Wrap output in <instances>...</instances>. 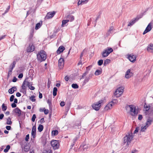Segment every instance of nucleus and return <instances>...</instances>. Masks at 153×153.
Here are the masks:
<instances>
[{
	"mask_svg": "<svg viewBox=\"0 0 153 153\" xmlns=\"http://www.w3.org/2000/svg\"><path fill=\"white\" fill-rule=\"evenodd\" d=\"M69 20H63L62 21V27H63L64 26L65 24L69 22Z\"/></svg>",
	"mask_w": 153,
	"mask_h": 153,
	"instance_id": "nucleus-28",
	"label": "nucleus"
},
{
	"mask_svg": "<svg viewBox=\"0 0 153 153\" xmlns=\"http://www.w3.org/2000/svg\"><path fill=\"white\" fill-rule=\"evenodd\" d=\"M4 117V115L3 114H0V119L2 120Z\"/></svg>",
	"mask_w": 153,
	"mask_h": 153,
	"instance_id": "nucleus-61",
	"label": "nucleus"
},
{
	"mask_svg": "<svg viewBox=\"0 0 153 153\" xmlns=\"http://www.w3.org/2000/svg\"><path fill=\"white\" fill-rule=\"evenodd\" d=\"M52 151L50 149H48V150H44L43 151L42 153H52Z\"/></svg>",
	"mask_w": 153,
	"mask_h": 153,
	"instance_id": "nucleus-42",
	"label": "nucleus"
},
{
	"mask_svg": "<svg viewBox=\"0 0 153 153\" xmlns=\"http://www.w3.org/2000/svg\"><path fill=\"white\" fill-rule=\"evenodd\" d=\"M148 127L146 125L143 127L142 126L141 128V131L143 132Z\"/></svg>",
	"mask_w": 153,
	"mask_h": 153,
	"instance_id": "nucleus-41",
	"label": "nucleus"
},
{
	"mask_svg": "<svg viewBox=\"0 0 153 153\" xmlns=\"http://www.w3.org/2000/svg\"><path fill=\"white\" fill-rule=\"evenodd\" d=\"M11 105L12 108H15L16 106V104L14 102L12 103Z\"/></svg>",
	"mask_w": 153,
	"mask_h": 153,
	"instance_id": "nucleus-54",
	"label": "nucleus"
},
{
	"mask_svg": "<svg viewBox=\"0 0 153 153\" xmlns=\"http://www.w3.org/2000/svg\"><path fill=\"white\" fill-rule=\"evenodd\" d=\"M129 107L130 108L129 112L130 114L133 116H137L138 113V108H136L135 106L132 105H129Z\"/></svg>",
	"mask_w": 153,
	"mask_h": 153,
	"instance_id": "nucleus-3",
	"label": "nucleus"
},
{
	"mask_svg": "<svg viewBox=\"0 0 153 153\" xmlns=\"http://www.w3.org/2000/svg\"><path fill=\"white\" fill-rule=\"evenodd\" d=\"M124 88L123 87H120L117 89L115 91L114 95V96L116 97H119L123 94V92Z\"/></svg>",
	"mask_w": 153,
	"mask_h": 153,
	"instance_id": "nucleus-7",
	"label": "nucleus"
},
{
	"mask_svg": "<svg viewBox=\"0 0 153 153\" xmlns=\"http://www.w3.org/2000/svg\"><path fill=\"white\" fill-rule=\"evenodd\" d=\"M43 0H38L37 1V3L39 4H40Z\"/></svg>",
	"mask_w": 153,
	"mask_h": 153,
	"instance_id": "nucleus-53",
	"label": "nucleus"
},
{
	"mask_svg": "<svg viewBox=\"0 0 153 153\" xmlns=\"http://www.w3.org/2000/svg\"><path fill=\"white\" fill-rule=\"evenodd\" d=\"M58 134V131L57 130H53L51 132V134L52 136H55Z\"/></svg>",
	"mask_w": 153,
	"mask_h": 153,
	"instance_id": "nucleus-25",
	"label": "nucleus"
},
{
	"mask_svg": "<svg viewBox=\"0 0 153 153\" xmlns=\"http://www.w3.org/2000/svg\"><path fill=\"white\" fill-rule=\"evenodd\" d=\"M111 102H112V104H113V105L117 104L118 103V101L116 99H113L112 100Z\"/></svg>",
	"mask_w": 153,
	"mask_h": 153,
	"instance_id": "nucleus-30",
	"label": "nucleus"
},
{
	"mask_svg": "<svg viewBox=\"0 0 153 153\" xmlns=\"http://www.w3.org/2000/svg\"><path fill=\"white\" fill-rule=\"evenodd\" d=\"M40 122L42 124L44 122V118H41L40 120Z\"/></svg>",
	"mask_w": 153,
	"mask_h": 153,
	"instance_id": "nucleus-58",
	"label": "nucleus"
},
{
	"mask_svg": "<svg viewBox=\"0 0 153 153\" xmlns=\"http://www.w3.org/2000/svg\"><path fill=\"white\" fill-rule=\"evenodd\" d=\"M111 62V60L109 59H107L104 61L103 65L104 66H106L108 64Z\"/></svg>",
	"mask_w": 153,
	"mask_h": 153,
	"instance_id": "nucleus-27",
	"label": "nucleus"
},
{
	"mask_svg": "<svg viewBox=\"0 0 153 153\" xmlns=\"http://www.w3.org/2000/svg\"><path fill=\"white\" fill-rule=\"evenodd\" d=\"M42 26V23H40L39 22L37 23L36 25L35 29L36 30H37L38 29H39Z\"/></svg>",
	"mask_w": 153,
	"mask_h": 153,
	"instance_id": "nucleus-33",
	"label": "nucleus"
},
{
	"mask_svg": "<svg viewBox=\"0 0 153 153\" xmlns=\"http://www.w3.org/2000/svg\"><path fill=\"white\" fill-rule=\"evenodd\" d=\"M68 17L69 19V20L70 21L72 22L74 20V17L72 15L68 16Z\"/></svg>",
	"mask_w": 153,
	"mask_h": 153,
	"instance_id": "nucleus-39",
	"label": "nucleus"
},
{
	"mask_svg": "<svg viewBox=\"0 0 153 153\" xmlns=\"http://www.w3.org/2000/svg\"><path fill=\"white\" fill-rule=\"evenodd\" d=\"M144 108L146 113H147L149 111L152 112L153 114V104H147L145 103Z\"/></svg>",
	"mask_w": 153,
	"mask_h": 153,
	"instance_id": "nucleus-6",
	"label": "nucleus"
},
{
	"mask_svg": "<svg viewBox=\"0 0 153 153\" xmlns=\"http://www.w3.org/2000/svg\"><path fill=\"white\" fill-rule=\"evenodd\" d=\"M29 88L30 90H34L35 89V88L34 87L32 86V85L29 87Z\"/></svg>",
	"mask_w": 153,
	"mask_h": 153,
	"instance_id": "nucleus-59",
	"label": "nucleus"
},
{
	"mask_svg": "<svg viewBox=\"0 0 153 153\" xmlns=\"http://www.w3.org/2000/svg\"><path fill=\"white\" fill-rule=\"evenodd\" d=\"M10 146L9 145H7L5 149L4 150V152L5 153L7 152L10 149Z\"/></svg>",
	"mask_w": 153,
	"mask_h": 153,
	"instance_id": "nucleus-31",
	"label": "nucleus"
},
{
	"mask_svg": "<svg viewBox=\"0 0 153 153\" xmlns=\"http://www.w3.org/2000/svg\"><path fill=\"white\" fill-rule=\"evenodd\" d=\"M128 58L130 61L134 62L136 60V55H134L133 54H131L128 55Z\"/></svg>",
	"mask_w": 153,
	"mask_h": 153,
	"instance_id": "nucleus-10",
	"label": "nucleus"
},
{
	"mask_svg": "<svg viewBox=\"0 0 153 153\" xmlns=\"http://www.w3.org/2000/svg\"><path fill=\"white\" fill-rule=\"evenodd\" d=\"M65 79L66 81H68L69 80V78L67 76H65Z\"/></svg>",
	"mask_w": 153,
	"mask_h": 153,
	"instance_id": "nucleus-62",
	"label": "nucleus"
},
{
	"mask_svg": "<svg viewBox=\"0 0 153 153\" xmlns=\"http://www.w3.org/2000/svg\"><path fill=\"white\" fill-rule=\"evenodd\" d=\"M91 66H89L88 67H87L86 68V71L88 73V71L90 70Z\"/></svg>",
	"mask_w": 153,
	"mask_h": 153,
	"instance_id": "nucleus-47",
	"label": "nucleus"
},
{
	"mask_svg": "<svg viewBox=\"0 0 153 153\" xmlns=\"http://www.w3.org/2000/svg\"><path fill=\"white\" fill-rule=\"evenodd\" d=\"M31 135L33 136V138H34L36 135V128L35 127L33 126L32 128V129L31 131Z\"/></svg>",
	"mask_w": 153,
	"mask_h": 153,
	"instance_id": "nucleus-20",
	"label": "nucleus"
},
{
	"mask_svg": "<svg viewBox=\"0 0 153 153\" xmlns=\"http://www.w3.org/2000/svg\"><path fill=\"white\" fill-rule=\"evenodd\" d=\"M103 63V60L102 59H100L98 62V64L99 66L101 65Z\"/></svg>",
	"mask_w": 153,
	"mask_h": 153,
	"instance_id": "nucleus-44",
	"label": "nucleus"
},
{
	"mask_svg": "<svg viewBox=\"0 0 153 153\" xmlns=\"http://www.w3.org/2000/svg\"><path fill=\"white\" fill-rule=\"evenodd\" d=\"M57 88L56 87H54L53 90V95L55 96L57 94Z\"/></svg>",
	"mask_w": 153,
	"mask_h": 153,
	"instance_id": "nucleus-29",
	"label": "nucleus"
},
{
	"mask_svg": "<svg viewBox=\"0 0 153 153\" xmlns=\"http://www.w3.org/2000/svg\"><path fill=\"white\" fill-rule=\"evenodd\" d=\"M26 81L25 80L22 84V88L23 89L25 90L26 89V86H27V84H26Z\"/></svg>",
	"mask_w": 153,
	"mask_h": 153,
	"instance_id": "nucleus-26",
	"label": "nucleus"
},
{
	"mask_svg": "<svg viewBox=\"0 0 153 153\" xmlns=\"http://www.w3.org/2000/svg\"><path fill=\"white\" fill-rule=\"evenodd\" d=\"M51 144L54 149H56L59 147V143L58 140H53L51 142Z\"/></svg>",
	"mask_w": 153,
	"mask_h": 153,
	"instance_id": "nucleus-8",
	"label": "nucleus"
},
{
	"mask_svg": "<svg viewBox=\"0 0 153 153\" xmlns=\"http://www.w3.org/2000/svg\"><path fill=\"white\" fill-rule=\"evenodd\" d=\"M6 124L7 125H11L12 124V122L11 121V118L9 117L7 119Z\"/></svg>",
	"mask_w": 153,
	"mask_h": 153,
	"instance_id": "nucleus-36",
	"label": "nucleus"
},
{
	"mask_svg": "<svg viewBox=\"0 0 153 153\" xmlns=\"http://www.w3.org/2000/svg\"><path fill=\"white\" fill-rule=\"evenodd\" d=\"M138 130H139V127H137L135 128V130L134 131V133H135L136 132H138Z\"/></svg>",
	"mask_w": 153,
	"mask_h": 153,
	"instance_id": "nucleus-60",
	"label": "nucleus"
},
{
	"mask_svg": "<svg viewBox=\"0 0 153 153\" xmlns=\"http://www.w3.org/2000/svg\"><path fill=\"white\" fill-rule=\"evenodd\" d=\"M17 90V88L15 87H13L9 89L8 90L9 93L10 94H13L14 92L15 91H16Z\"/></svg>",
	"mask_w": 153,
	"mask_h": 153,
	"instance_id": "nucleus-22",
	"label": "nucleus"
},
{
	"mask_svg": "<svg viewBox=\"0 0 153 153\" xmlns=\"http://www.w3.org/2000/svg\"><path fill=\"white\" fill-rule=\"evenodd\" d=\"M88 0H79L78 2V5L83 4L87 3Z\"/></svg>",
	"mask_w": 153,
	"mask_h": 153,
	"instance_id": "nucleus-23",
	"label": "nucleus"
},
{
	"mask_svg": "<svg viewBox=\"0 0 153 153\" xmlns=\"http://www.w3.org/2000/svg\"><path fill=\"white\" fill-rule=\"evenodd\" d=\"M30 100L33 102L36 101L35 97L34 96H32L30 97Z\"/></svg>",
	"mask_w": 153,
	"mask_h": 153,
	"instance_id": "nucleus-40",
	"label": "nucleus"
},
{
	"mask_svg": "<svg viewBox=\"0 0 153 153\" xmlns=\"http://www.w3.org/2000/svg\"><path fill=\"white\" fill-rule=\"evenodd\" d=\"M147 50L149 52L153 53V44L151 43L148 45Z\"/></svg>",
	"mask_w": 153,
	"mask_h": 153,
	"instance_id": "nucleus-17",
	"label": "nucleus"
},
{
	"mask_svg": "<svg viewBox=\"0 0 153 153\" xmlns=\"http://www.w3.org/2000/svg\"><path fill=\"white\" fill-rule=\"evenodd\" d=\"M133 135L131 133H128L123 138L124 143H126L127 147L131 143V141L133 139Z\"/></svg>",
	"mask_w": 153,
	"mask_h": 153,
	"instance_id": "nucleus-2",
	"label": "nucleus"
},
{
	"mask_svg": "<svg viewBox=\"0 0 153 153\" xmlns=\"http://www.w3.org/2000/svg\"><path fill=\"white\" fill-rule=\"evenodd\" d=\"M43 126L42 125L40 124L39 125L38 129L39 132L42 131L43 129Z\"/></svg>",
	"mask_w": 153,
	"mask_h": 153,
	"instance_id": "nucleus-32",
	"label": "nucleus"
},
{
	"mask_svg": "<svg viewBox=\"0 0 153 153\" xmlns=\"http://www.w3.org/2000/svg\"><path fill=\"white\" fill-rule=\"evenodd\" d=\"M113 106V104H112V102H109L105 107V110L107 111L111 109L112 108Z\"/></svg>",
	"mask_w": 153,
	"mask_h": 153,
	"instance_id": "nucleus-16",
	"label": "nucleus"
},
{
	"mask_svg": "<svg viewBox=\"0 0 153 153\" xmlns=\"http://www.w3.org/2000/svg\"><path fill=\"white\" fill-rule=\"evenodd\" d=\"M133 75V74L132 72H131V70L128 69L126 72L125 75V77L126 78L129 79L132 77Z\"/></svg>",
	"mask_w": 153,
	"mask_h": 153,
	"instance_id": "nucleus-13",
	"label": "nucleus"
},
{
	"mask_svg": "<svg viewBox=\"0 0 153 153\" xmlns=\"http://www.w3.org/2000/svg\"><path fill=\"white\" fill-rule=\"evenodd\" d=\"M44 112L45 114H47L49 113V111L48 109H45Z\"/></svg>",
	"mask_w": 153,
	"mask_h": 153,
	"instance_id": "nucleus-49",
	"label": "nucleus"
},
{
	"mask_svg": "<svg viewBox=\"0 0 153 153\" xmlns=\"http://www.w3.org/2000/svg\"><path fill=\"white\" fill-rule=\"evenodd\" d=\"M71 86L73 88L75 89L78 88H79L78 85L76 84H73Z\"/></svg>",
	"mask_w": 153,
	"mask_h": 153,
	"instance_id": "nucleus-43",
	"label": "nucleus"
},
{
	"mask_svg": "<svg viewBox=\"0 0 153 153\" xmlns=\"http://www.w3.org/2000/svg\"><path fill=\"white\" fill-rule=\"evenodd\" d=\"M23 76V74L22 73L19 74L18 76V78H22Z\"/></svg>",
	"mask_w": 153,
	"mask_h": 153,
	"instance_id": "nucleus-56",
	"label": "nucleus"
},
{
	"mask_svg": "<svg viewBox=\"0 0 153 153\" xmlns=\"http://www.w3.org/2000/svg\"><path fill=\"white\" fill-rule=\"evenodd\" d=\"M112 48L110 47H108L104 49L102 53V56L105 57L108 56L113 51Z\"/></svg>",
	"mask_w": 153,
	"mask_h": 153,
	"instance_id": "nucleus-5",
	"label": "nucleus"
},
{
	"mask_svg": "<svg viewBox=\"0 0 153 153\" xmlns=\"http://www.w3.org/2000/svg\"><path fill=\"white\" fill-rule=\"evenodd\" d=\"M104 102V101L103 100H100L97 102L93 103L92 105V107L94 110L96 111H98L100 108L101 106V104L103 103Z\"/></svg>",
	"mask_w": 153,
	"mask_h": 153,
	"instance_id": "nucleus-4",
	"label": "nucleus"
},
{
	"mask_svg": "<svg viewBox=\"0 0 153 153\" xmlns=\"http://www.w3.org/2000/svg\"><path fill=\"white\" fill-rule=\"evenodd\" d=\"M55 12L53 11L52 12L48 13L45 16V18L47 19H49L52 18L55 14Z\"/></svg>",
	"mask_w": 153,
	"mask_h": 153,
	"instance_id": "nucleus-14",
	"label": "nucleus"
},
{
	"mask_svg": "<svg viewBox=\"0 0 153 153\" xmlns=\"http://www.w3.org/2000/svg\"><path fill=\"white\" fill-rule=\"evenodd\" d=\"M17 80V79L15 77H14L13 79L12 80V81L13 82H16Z\"/></svg>",
	"mask_w": 153,
	"mask_h": 153,
	"instance_id": "nucleus-63",
	"label": "nucleus"
},
{
	"mask_svg": "<svg viewBox=\"0 0 153 153\" xmlns=\"http://www.w3.org/2000/svg\"><path fill=\"white\" fill-rule=\"evenodd\" d=\"M36 118V115L35 114H33L32 116V119H31L32 121L33 122H34L35 121V119Z\"/></svg>",
	"mask_w": 153,
	"mask_h": 153,
	"instance_id": "nucleus-46",
	"label": "nucleus"
},
{
	"mask_svg": "<svg viewBox=\"0 0 153 153\" xmlns=\"http://www.w3.org/2000/svg\"><path fill=\"white\" fill-rule=\"evenodd\" d=\"M47 58V54L43 50L40 51L37 54V60L41 62L45 61Z\"/></svg>",
	"mask_w": 153,
	"mask_h": 153,
	"instance_id": "nucleus-1",
	"label": "nucleus"
},
{
	"mask_svg": "<svg viewBox=\"0 0 153 153\" xmlns=\"http://www.w3.org/2000/svg\"><path fill=\"white\" fill-rule=\"evenodd\" d=\"M152 22H150L147 25V27L146 28L145 30L143 32V34L144 35L147 32L150 31L152 29Z\"/></svg>",
	"mask_w": 153,
	"mask_h": 153,
	"instance_id": "nucleus-12",
	"label": "nucleus"
},
{
	"mask_svg": "<svg viewBox=\"0 0 153 153\" xmlns=\"http://www.w3.org/2000/svg\"><path fill=\"white\" fill-rule=\"evenodd\" d=\"M143 118V117L142 116V115L141 114H139L138 115V119L139 120H142V119Z\"/></svg>",
	"mask_w": 153,
	"mask_h": 153,
	"instance_id": "nucleus-50",
	"label": "nucleus"
},
{
	"mask_svg": "<svg viewBox=\"0 0 153 153\" xmlns=\"http://www.w3.org/2000/svg\"><path fill=\"white\" fill-rule=\"evenodd\" d=\"M29 149L30 147L29 146L27 145L25 146L24 149V150L25 152H28L29 150Z\"/></svg>",
	"mask_w": 153,
	"mask_h": 153,
	"instance_id": "nucleus-35",
	"label": "nucleus"
},
{
	"mask_svg": "<svg viewBox=\"0 0 153 153\" xmlns=\"http://www.w3.org/2000/svg\"><path fill=\"white\" fill-rule=\"evenodd\" d=\"M65 103L64 101H62L60 103V105L61 106H63L65 105Z\"/></svg>",
	"mask_w": 153,
	"mask_h": 153,
	"instance_id": "nucleus-52",
	"label": "nucleus"
},
{
	"mask_svg": "<svg viewBox=\"0 0 153 153\" xmlns=\"http://www.w3.org/2000/svg\"><path fill=\"white\" fill-rule=\"evenodd\" d=\"M35 49V46L33 44H30L29 46L27 47V52H31L33 51Z\"/></svg>",
	"mask_w": 153,
	"mask_h": 153,
	"instance_id": "nucleus-15",
	"label": "nucleus"
},
{
	"mask_svg": "<svg viewBox=\"0 0 153 153\" xmlns=\"http://www.w3.org/2000/svg\"><path fill=\"white\" fill-rule=\"evenodd\" d=\"M65 49V48L64 46H60L56 51L57 53L58 54H60L63 52Z\"/></svg>",
	"mask_w": 153,
	"mask_h": 153,
	"instance_id": "nucleus-18",
	"label": "nucleus"
},
{
	"mask_svg": "<svg viewBox=\"0 0 153 153\" xmlns=\"http://www.w3.org/2000/svg\"><path fill=\"white\" fill-rule=\"evenodd\" d=\"M152 119L150 118H149L147 119L146 122V126L148 127L151 124L152 122Z\"/></svg>",
	"mask_w": 153,
	"mask_h": 153,
	"instance_id": "nucleus-21",
	"label": "nucleus"
},
{
	"mask_svg": "<svg viewBox=\"0 0 153 153\" xmlns=\"http://www.w3.org/2000/svg\"><path fill=\"white\" fill-rule=\"evenodd\" d=\"M7 106L6 105H5L3 103L2 105V110L4 111L7 109Z\"/></svg>",
	"mask_w": 153,
	"mask_h": 153,
	"instance_id": "nucleus-38",
	"label": "nucleus"
},
{
	"mask_svg": "<svg viewBox=\"0 0 153 153\" xmlns=\"http://www.w3.org/2000/svg\"><path fill=\"white\" fill-rule=\"evenodd\" d=\"M6 128L8 130H9L11 129V127L10 126H6Z\"/></svg>",
	"mask_w": 153,
	"mask_h": 153,
	"instance_id": "nucleus-55",
	"label": "nucleus"
},
{
	"mask_svg": "<svg viewBox=\"0 0 153 153\" xmlns=\"http://www.w3.org/2000/svg\"><path fill=\"white\" fill-rule=\"evenodd\" d=\"M29 134H28L26 135V137H25V140L26 141H28V139H29Z\"/></svg>",
	"mask_w": 153,
	"mask_h": 153,
	"instance_id": "nucleus-51",
	"label": "nucleus"
},
{
	"mask_svg": "<svg viewBox=\"0 0 153 153\" xmlns=\"http://www.w3.org/2000/svg\"><path fill=\"white\" fill-rule=\"evenodd\" d=\"M102 73V71L101 70H97L95 73V75L98 76L100 74Z\"/></svg>",
	"mask_w": 153,
	"mask_h": 153,
	"instance_id": "nucleus-37",
	"label": "nucleus"
},
{
	"mask_svg": "<svg viewBox=\"0 0 153 153\" xmlns=\"http://www.w3.org/2000/svg\"><path fill=\"white\" fill-rule=\"evenodd\" d=\"M26 84H27L28 87H30V86L32 85V82H29L27 81H26Z\"/></svg>",
	"mask_w": 153,
	"mask_h": 153,
	"instance_id": "nucleus-45",
	"label": "nucleus"
},
{
	"mask_svg": "<svg viewBox=\"0 0 153 153\" xmlns=\"http://www.w3.org/2000/svg\"><path fill=\"white\" fill-rule=\"evenodd\" d=\"M16 96L17 97H20L21 96V94L19 92H17L16 93Z\"/></svg>",
	"mask_w": 153,
	"mask_h": 153,
	"instance_id": "nucleus-64",
	"label": "nucleus"
},
{
	"mask_svg": "<svg viewBox=\"0 0 153 153\" xmlns=\"http://www.w3.org/2000/svg\"><path fill=\"white\" fill-rule=\"evenodd\" d=\"M13 111L15 113L17 114L18 116H21V110L18 108H16L14 109Z\"/></svg>",
	"mask_w": 153,
	"mask_h": 153,
	"instance_id": "nucleus-19",
	"label": "nucleus"
},
{
	"mask_svg": "<svg viewBox=\"0 0 153 153\" xmlns=\"http://www.w3.org/2000/svg\"><path fill=\"white\" fill-rule=\"evenodd\" d=\"M64 64V59L62 58H60L58 60V66L59 68L60 69H62Z\"/></svg>",
	"mask_w": 153,
	"mask_h": 153,
	"instance_id": "nucleus-11",
	"label": "nucleus"
},
{
	"mask_svg": "<svg viewBox=\"0 0 153 153\" xmlns=\"http://www.w3.org/2000/svg\"><path fill=\"white\" fill-rule=\"evenodd\" d=\"M14 96L13 95H11L10 98V101L12 102L14 100Z\"/></svg>",
	"mask_w": 153,
	"mask_h": 153,
	"instance_id": "nucleus-48",
	"label": "nucleus"
},
{
	"mask_svg": "<svg viewBox=\"0 0 153 153\" xmlns=\"http://www.w3.org/2000/svg\"><path fill=\"white\" fill-rule=\"evenodd\" d=\"M6 36V35H4L0 37V41L3 39Z\"/></svg>",
	"mask_w": 153,
	"mask_h": 153,
	"instance_id": "nucleus-57",
	"label": "nucleus"
},
{
	"mask_svg": "<svg viewBox=\"0 0 153 153\" xmlns=\"http://www.w3.org/2000/svg\"><path fill=\"white\" fill-rule=\"evenodd\" d=\"M16 64V62L15 61H13L12 64H11L9 69V71L8 72V76H9L12 74V72L13 69L15 67Z\"/></svg>",
	"mask_w": 153,
	"mask_h": 153,
	"instance_id": "nucleus-9",
	"label": "nucleus"
},
{
	"mask_svg": "<svg viewBox=\"0 0 153 153\" xmlns=\"http://www.w3.org/2000/svg\"><path fill=\"white\" fill-rule=\"evenodd\" d=\"M137 20V19L136 18L132 19L131 22H130L128 23V26H130L133 25L136 22Z\"/></svg>",
	"mask_w": 153,
	"mask_h": 153,
	"instance_id": "nucleus-24",
	"label": "nucleus"
},
{
	"mask_svg": "<svg viewBox=\"0 0 153 153\" xmlns=\"http://www.w3.org/2000/svg\"><path fill=\"white\" fill-rule=\"evenodd\" d=\"M33 32L30 33V34L29 35V40L30 42H32L33 41Z\"/></svg>",
	"mask_w": 153,
	"mask_h": 153,
	"instance_id": "nucleus-34",
	"label": "nucleus"
}]
</instances>
